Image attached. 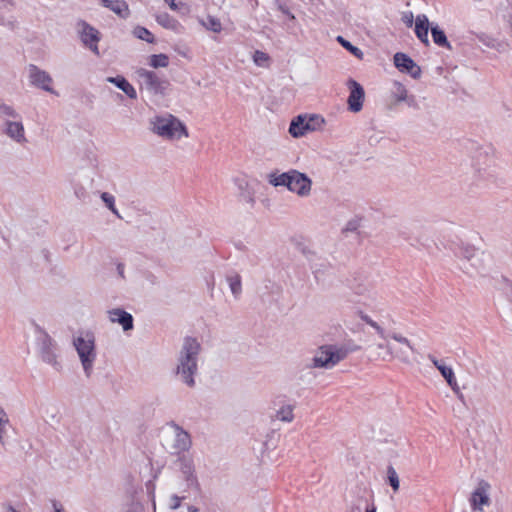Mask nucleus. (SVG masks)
I'll use <instances>...</instances> for the list:
<instances>
[{"label":"nucleus","instance_id":"7","mask_svg":"<svg viewBox=\"0 0 512 512\" xmlns=\"http://www.w3.org/2000/svg\"><path fill=\"white\" fill-rule=\"evenodd\" d=\"M177 463L182 479L185 481L187 488L200 492L201 486L192 457L183 454L179 456Z\"/></svg>","mask_w":512,"mask_h":512},{"label":"nucleus","instance_id":"23","mask_svg":"<svg viewBox=\"0 0 512 512\" xmlns=\"http://www.w3.org/2000/svg\"><path fill=\"white\" fill-rule=\"evenodd\" d=\"M155 19L159 25L168 30L176 32L181 27L180 23L166 12L156 14Z\"/></svg>","mask_w":512,"mask_h":512},{"label":"nucleus","instance_id":"28","mask_svg":"<svg viewBox=\"0 0 512 512\" xmlns=\"http://www.w3.org/2000/svg\"><path fill=\"white\" fill-rule=\"evenodd\" d=\"M431 34L433 41L436 45L440 47H448L450 48V44L447 40V37L443 30H441L438 26L431 27Z\"/></svg>","mask_w":512,"mask_h":512},{"label":"nucleus","instance_id":"22","mask_svg":"<svg viewBox=\"0 0 512 512\" xmlns=\"http://www.w3.org/2000/svg\"><path fill=\"white\" fill-rule=\"evenodd\" d=\"M6 134L18 143L26 142L24 127L20 121H7Z\"/></svg>","mask_w":512,"mask_h":512},{"label":"nucleus","instance_id":"15","mask_svg":"<svg viewBox=\"0 0 512 512\" xmlns=\"http://www.w3.org/2000/svg\"><path fill=\"white\" fill-rule=\"evenodd\" d=\"M394 64L401 72L408 73L414 79L421 76V68L404 53L398 52L394 55Z\"/></svg>","mask_w":512,"mask_h":512},{"label":"nucleus","instance_id":"48","mask_svg":"<svg viewBox=\"0 0 512 512\" xmlns=\"http://www.w3.org/2000/svg\"><path fill=\"white\" fill-rule=\"evenodd\" d=\"M53 512H65L62 504L56 500L52 501Z\"/></svg>","mask_w":512,"mask_h":512},{"label":"nucleus","instance_id":"26","mask_svg":"<svg viewBox=\"0 0 512 512\" xmlns=\"http://www.w3.org/2000/svg\"><path fill=\"white\" fill-rule=\"evenodd\" d=\"M305 256L306 259L310 262L311 269L315 274L319 273L322 269H325L328 266L327 262L324 259H321L313 251H306Z\"/></svg>","mask_w":512,"mask_h":512},{"label":"nucleus","instance_id":"4","mask_svg":"<svg viewBox=\"0 0 512 512\" xmlns=\"http://www.w3.org/2000/svg\"><path fill=\"white\" fill-rule=\"evenodd\" d=\"M347 356V350L332 345L320 347L312 359L314 368L330 369Z\"/></svg>","mask_w":512,"mask_h":512},{"label":"nucleus","instance_id":"45","mask_svg":"<svg viewBox=\"0 0 512 512\" xmlns=\"http://www.w3.org/2000/svg\"><path fill=\"white\" fill-rule=\"evenodd\" d=\"M489 488L490 485L487 482L482 481V506L490 504L489 495L487 493Z\"/></svg>","mask_w":512,"mask_h":512},{"label":"nucleus","instance_id":"42","mask_svg":"<svg viewBox=\"0 0 512 512\" xmlns=\"http://www.w3.org/2000/svg\"><path fill=\"white\" fill-rule=\"evenodd\" d=\"M388 338H391V339L399 342L400 344L404 345L408 350L413 351V347L411 346L410 341L406 337L402 336L401 334L393 333L391 335H387V339Z\"/></svg>","mask_w":512,"mask_h":512},{"label":"nucleus","instance_id":"41","mask_svg":"<svg viewBox=\"0 0 512 512\" xmlns=\"http://www.w3.org/2000/svg\"><path fill=\"white\" fill-rule=\"evenodd\" d=\"M186 498H187V496H186L185 494H183V495H181V496H179V495H177V494H173V495H171V496H170V499H169V504H168L169 508H170L171 510H176V509H178V508L181 506V502H182V500H184V499H186Z\"/></svg>","mask_w":512,"mask_h":512},{"label":"nucleus","instance_id":"14","mask_svg":"<svg viewBox=\"0 0 512 512\" xmlns=\"http://www.w3.org/2000/svg\"><path fill=\"white\" fill-rule=\"evenodd\" d=\"M347 86L350 91L348 96V109L351 112L357 113L361 111L363 107V101L365 97V92L363 87L354 79H349L347 81Z\"/></svg>","mask_w":512,"mask_h":512},{"label":"nucleus","instance_id":"9","mask_svg":"<svg viewBox=\"0 0 512 512\" xmlns=\"http://www.w3.org/2000/svg\"><path fill=\"white\" fill-rule=\"evenodd\" d=\"M76 28L83 45L89 48L94 54L99 55V31L84 20H79L76 24Z\"/></svg>","mask_w":512,"mask_h":512},{"label":"nucleus","instance_id":"19","mask_svg":"<svg viewBox=\"0 0 512 512\" xmlns=\"http://www.w3.org/2000/svg\"><path fill=\"white\" fill-rule=\"evenodd\" d=\"M429 20L425 14H419L415 19V34L417 38L426 46L429 45L428 39Z\"/></svg>","mask_w":512,"mask_h":512},{"label":"nucleus","instance_id":"56","mask_svg":"<svg viewBox=\"0 0 512 512\" xmlns=\"http://www.w3.org/2000/svg\"><path fill=\"white\" fill-rule=\"evenodd\" d=\"M5 512H19V511L15 510L13 508H8Z\"/></svg>","mask_w":512,"mask_h":512},{"label":"nucleus","instance_id":"32","mask_svg":"<svg viewBox=\"0 0 512 512\" xmlns=\"http://www.w3.org/2000/svg\"><path fill=\"white\" fill-rule=\"evenodd\" d=\"M101 199L102 201L104 202L105 206L115 215L117 216L118 218H122L121 215L119 214V211L117 210L116 206H115V197L108 193V192H103L101 193Z\"/></svg>","mask_w":512,"mask_h":512},{"label":"nucleus","instance_id":"6","mask_svg":"<svg viewBox=\"0 0 512 512\" xmlns=\"http://www.w3.org/2000/svg\"><path fill=\"white\" fill-rule=\"evenodd\" d=\"M37 348L41 359L45 363L53 366L56 370L60 369V364L57 361L56 355V343L44 331H40L37 335Z\"/></svg>","mask_w":512,"mask_h":512},{"label":"nucleus","instance_id":"31","mask_svg":"<svg viewBox=\"0 0 512 512\" xmlns=\"http://www.w3.org/2000/svg\"><path fill=\"white\" fill-rule=\"evenodd\" d=\"M360 319L362 321H364L365 323H367L372 328H374L381 339H383V340L387 339V334L385 333L384 329L377 322H375L370 316L361 312Z\"/></svg>","mask_w":512,"mask_h":512},{"label":"nucleus","instance_id":"20","mask_svg":"<svg viewBox=\"0 0 512 512\" xmlns=\"http://www.w3.org/2000/svg\"><path fill=\"white\" fill-rule=\"evenodd\" d=\"M376 346L379 350H385L383 354H378V356L383 360H391L394 357H397L403 361L408 359V355L405 350L400 349L399 351L394 352L388 339L384 340L382 343H378Z\"/></svg>","mask_w":512,"mask_h":512},{"label":"nucleus","instance_id":"29","mask_svg":"<svg viewBox=\"0 0 512 512\" xmlns=\"http://www.w3.org/2000/svg\"><path fill=\"white\" fill-rule=\"evenodd\" d=\"M9 427V418L3 408L0 407V443L4 446L6 443L7 430Z\"/></svg>","mask_w":512,"mask_h":512},{"label":"nucleus","instance_id":"49","mask_svg":"<svg viewBox=\"0 0 512 512\" xmlns=\"http://www.w3.org/2000/svg\"><path fill=\"white\" fill-rule=\"evenodd\" d=\"M13 6V0H0V8L7 9Z\"/></svg>","mask_w":512,"mask_h":512},{"label":"nucleus","instance_id":"36","mask_svg":"<svg viewBox=\"0 0 512 512\" xmlns=\"http://www.w3.org/2000/svg\"><path fill=\"white\" fill-rule=\"evenodd\" d=\"M276 418L284 422H291L294 418L293 407L291 405L282 406L277 411Z\"/></svg>","mask_w":512,"mask_h":512},{"label":"nucleus","instance_id":"11","mask_svg":"<svg viewBox=\"0 0 512 512\" xmlns=\"http://www.w3.org/2000/svg\"><path fill=\"white\" fill-rule=\"evenodd\" d=\"M170 428L173 430V443L168 448L171 454H181L188 451L192 445L190 434L178 424L172 422Z\"/></svg>","mask_w":512,"mask_h":512},{"label":"nucleus","instance_id":"53","mask_svg":"<svg viewBox=\"0 0 512 512\" xmlns=\"http://www.w3.org/2000/svg\"><path fill=\"white\" fill-rule=\"evenodd\" d=\"M117 271H118V274H119L121 277H124V264L119 263V264L117 265Z\"/></svg>","mask_w":512,"mask_h":512},{"label":"nucleus","instance_id":"10","mask_svg":"<svg viewBox=\"0 0 512 512\" xmlns=\"http://www.w3.org/2000/svg\"><path fill=\"white\" fill-rule=\"evenodd\" d=\"M320 123H324V119L316 115L311 116L309 119H307L305 116L299 115L290 123L289 133L294 138H299L304 136L308 131L315 130V124Z\"/></svg>","mask_w":512,"mask_h":512},{"label":"nucleus","instance_id":"37","mask_svg":"<svg viewBox=\"0 0 512 512\" xmlns=\"http://www.w3.org/2000/svg\"><path fill=\"white\" fill-rule=\"evenodd\" d=\"M0 25L13 31L18 28L19 23H18L17 19L12 15H9V16L0 15Z\"/></svg>","mask_w":512,"mask_h":512},{"label":"nucleus","instance_id":"39","mask_svg":"<svg viewBox=\"0 0 512 512\" xmlns=\"http://www.w3.org/2000/svg\"><path fill=\"white\" fill-rule=\"evenodd\" d=\"M253 61L257 66L264 67L269 61V55L263 51L257 50L253 54Z\"/></svg>","mask_w":512,"mask_h":512},{"label":"nucleus","instance_id":"3","mask_svg":"<svg viewBox=\"0 0 512 512\" xmlns=\"http://www.w3.org/2000/svg\"><path fill=\"white\" fill-rule=\"evenodd\" d=\"M150 124L152 131L164 139L176 140L182 136L188 137L185 125L171 114L156 116L151 119Z\"/></svg>","mask_w":512,"mask_h":512},{"label":"nucleus","instance_id":"40","mask_svg":"<svg viewBox=\"0 0 512 512\" xmlns=\"http://www.w3.org/2000/svg\"><path fill=\"white\" fill-rule=\"evenodd\" d=\"M164 2L169 6L172 11H179L182 14L188 12V7L185 3L179 2L177 3L175 0H164Z\"/></svg>","mask_w":512,"mask_h":512},{"label":"nucleus","instance_id":"38","mask_svg":"<svg viewBox=\"0 0 512 512\" xmlns=\"http://www.w3.org/2000/svg\"><path fill=\"white\" fill-rule=\"evenodd\" d=\"M337 41L348 51H350L353 55H355L358 58H361L363 55V52L357 48L356 46L352 45L349 41L345 40L342 36L337 37Z\"/></svg>","mask_w":512,"mask_h":512},{"label":"nucleus","instance_id":"44","mask_svg":"<svg viewBox=\"0 0 512 512\" xmlns=\"http://www.w3.org/2000/svg\"><path fill=\"white\" fill-rule=\"evenodd\" d=\"M470 502H471V505H472V508L473 510H477L479 509V505H480V487H477L473 493H472V497L470 499Z\"/></svg>","mask_w":512,"mask_h":512},{"label":"nucleus","instance_id":"12","mask_svg":"<svg viewBox=\"0 0 512 512\" xmlns=\"http://www.w3.org/2000/svg\"><path fill=\"white\" fill-rule=\"evenodd\" d=\"M291 173V183L288 185V190L300 197H308L312 190V180L305 173L298 170L291 169Z\"/></svg>","mask_w":512,"mask_h":512},{"label":"nucleus","instance_id":"34","mask_svg":"<svg viewBox=\"0 0 512 512\" xmlns=\"http://www.w3.org/2000/svg\"><path fill=\"white\" fill-rule=\"evenodd\" d=\"M149 64L153 68H165L169 64V58L166 54H154L150 57Z\"/></svg>","mask_w":512,"mask_h":512},{"label":"nucleus","instance_id":"46","mask_svg":"<svg viewBox=\"0 0 512 512\" xmlns=\"http://www.w3.org/2000/svg\"><path fill=\"white\" fill-rule=\"evenodd\" d=\"M401 20L407 27H412L414 22V15L411 11L404 12L402 14Z\"/></svg>","mask_w":512,"mask_h":512},{"label":"nucleus","instance_id":"5","mask_svg":"<svg viewBox=\"0 0 512 512\" xmlns=\"http://www.w3.org/2000/svg\"><path fill=\"white\" fill-rule=\"evenodd\" d=\"M476 251L474 246L462 243L457 253L459 268L469 277L478 275L480 258L476 255Z\"/></svg>","mask_w":512,"mask_h":512},{"label":"nucleus","instance_id":"18","mask_svg":"<svg viewBox=\"0 0 512 512\" xmlns=\"http://www.w3.org/2000/svg\"><path fill=\"white\" fill-rule=\"evenodd\" d=\"M429 359L434 364V366L439 370L443 378L447 381L448 385L455 391L458 392V385L456 382V378L454 376V372L450 366H447L443 360H438L434 356L429 355Z\"/></svg>","mask_w":512,"mask_h":512},{"label":"nucleus","instance_id":"33","mask_svg":"<svg viewBox=\"0 0 512 512\" xmlns=\"http://www.w3.org/2000/svg\"><path fill=\"white\" fill-rule=\"evenodd\" d=\"M387 481L389 485L392 487L394 492H397L400 487L399 476L392 465L387 467Z\"/></svg>","mask_w":512,"mask_h":512},{"label":"nucleus","instance_id":"13","mask_svg":"<svg viewBox=\"0 0 512 512\" xmlns=\"http://www.w3.org/2000/svg\"><path fill=\"white\" fill-rule=\"evenodd\" d=\"M28 78L30 83L44 91L54 93L51 86L53 79L50 74L34 64L28 66Z\"/></svg>","mask_w":512,"mask_h":512},{"label":"nucleus","instance_id":"25","mask_svg":"<svg viewBox=\"0 0 512 512\" xmlns=\"http://www.w3.org/2000/svg\"><path fill=\"white\" fill-rule=\"evenodd\" d=\"M292 177L291 169L287 172L283 173H271L269 174V183L275 187L284 186L288 189V185H290V180Z\"/></svg>","mask_w":512,"mask_h":512},{"label":"nucleus","instance_id":"30","mask_svg":"<svg viewBox=\"0 0 512 512\" xmlns=\"http://www.w3.org/2000/svg\"><path fill=\"white\" fill-rule=\"evenodd\" d=\"M202 25L210 31L219 33L222 30V24L220 20L213 16H207L206 19L201 21Z\"/></svg>","mask_w":512,"mask_h":512},{"label":"nucleus","instance_id":"17","mask_svg":"<svg viewBox=\"0 0 512 512\" xmlns=\"http://www.w3.org/2000/svg\"><path fill=\"white\" fill-rule=\"evenodd\" d=\"M391 96L395 100V103L405 102L409 107H418L416 97L414 95H410L405 86L400 82L393 83Z\"/></svg>","mask_w":512,"mask_h":512},{"label":"nucleus","instance_id":"43","mask_svg":"<svg viewBox=\"0 0 512 512\" xmlns=\"http://www.w3.org/2000/svg\"><path fill=\"white\" fill-rule=\"evenodd\" d=\"M0 114L2 116H8V117H12V118L18 117V114L16 113V111L11 106L6 105L3 102H0Z\"/></svg>","mask_w":512,"mask_h":512},{"label":"nucleus","instance_id":"27","mask_svg":"<svg viewBox=\"0 0 512 512\" xmlns=\"http://www.w3.org/2000/svg\"><path fill=\"white\" fill-rule=\"evenodd\" d=\"M227 282L235 299H239L242 293L241 277L238 274L227 276Z\"/></svg>","mask_w":512,"mask_h":512},{"label":"nucleus","instance_id":"50","mask_svg":"<svg viewBox=\"0 0 512 512\" xmlns=\"http://www.w3.org/2000/svg\"><path fill=\"white\" fill-rule=\"evenodd\" d=\"M377 511V507L375 506L374 503H368L365 507V512H376Z\"/></svg>","mask_w":512,"mask_h":512},{"label":"nucleus","instance_id":"35","mask_svg":"<svg viewBox=\"0 0 512 512\" xmlns=\"http://www.w3.org/2000/svg\"><path fill=\"white\" fill-rule=\"evenodd\" d=\"M133 34L136 38L144 40L148 43H153L155 41V38L152 35V33L142 26L135 27L133 30Z\"/></svg>","mask_w":512,"mask_h":512},{"label":"nucleus","instance_id":"1","mask_svg":"<svg viewBox=\"0 0 512 512\" xmlns=\"http://www.w3.org/2000/svg\"><path fill=\"white\" fill-rule=\"evenodd\" d=\"M201 344L187 336L183 339L175 364V375L188 388L196 386L195 377L198 375Z\"/></svg>","mask_w":512,"mask_h":512},{"label":"nucleus","instance_id":"52","mask_svg":"<svg viewBox=\"0 0 512 512\" xmlns=\"http://www.w3.org/2000/svg\"><path fill=\"white\" fill-rule=\"evenodd\" d=\"M84 193H85V191H84V189H83V188H80V189L75 190V195H76V197H77V198H79V199H82V198H83Z\"/></svg>","mask_w":512,"mask_h":512},{"label":"nucleus","instance_id":"2","mask_svg":"<svg viewBox=\"0 0 512 512\" xmlns=\"http://www.w3.org/2000/svg\"><path fill=\"white\" fill-rule=\"evenodd\" d=\"M73 345L77 351L84 373L90 377L96 360L95 335L91 331H80L73 338Z\"/></svg>","mask_w":512,"mask_h":512},{"label":"nucleus","instance_id":"8","mask_svg":"<svg viewBox=\"0 0 512 512\" xmlns=\"http://www.w3.org/2000/svg\"><path fill=\"white\" fill-rule=\"evenodd\" d=\"M137 75L140 79L142 88L147 90L151 94H164V91L168 85V82L161 79L155 72L139 69Z\"/></svg>","mask_w":512,"mask_h":512},{"label":"nucleus","instance_id":"54","mask_svg":"<svg viewBox=\"0 0 512 512\" xmlns=\"http://www.w3.org/2000/svg\"><path fill=\"white\" fill-rule=\"evenodd\" d=\"M350 512H361V508L359 505L351 507Z\"/></svg>","mask_w":512,"mask_h":512},{"label":"nucleus","instance_id":"47","mask_svg":"<svg viewBox=\"0 0 512 512\" xmlns=\"http://www.w3.org/2000/svg\"><path fill=\"white\" fill-rule=\"evenodd\" d=\"M278 8L283 14L287 15L291 20L295 19L294 14H292L291 11L285 5L279 4Z\"/></svg>","mask_w":512,"mask_h":512},{"label":"nucleus","instance_id":"16","mask_svg":"<svg viewBox=\"0 0 512 512\" xmlns=\"http://www.w3.org/2000/svg\"><path fill=\"white\" fill-rule=\"evenodd\" d=\"M107 315L112 323H118L124 331L132 330L134 327L133 316L121 308L108 310Z\"/></svg>","mask_w":512,"mask_h":512},{"label":"nucleus","instance_id":"21","mask_svg":"<svg viewBox=\"0 0 512 512\" xmlns=\"http://www.w3.org/2000/svg\"><path fill=\"white\" fill-rule=\"evenodd\" d=\"M106 80L122 90L130 99L137 98L135 88L126 80L125 77L118 75L116 77H108Z\"/></svg>","mask_w":512,"mask_h":512},{"label":"nucleus","instance_id":"55","mask_svg":"<svg viewBox=\"0 0 512 512\" xmlns=\"http://www.w3.org/2000/svg\"><path fill=\"white\" fill-rule=\"evenodd\" d=\"M188 512H198V508L194 507V506H188L187 508Z\"/></svg>","mask_w":512,"mask_h":512},{"label":"nucleus","instance_id":"24","mask_svg":"<svg viewBox=\"0 0 512 512\" xmlns=\"http://www.w3.org/2000/svg\"><path fill=\"white\" fill-rule=\"evenodd\" d=\"M102 3L121 17L128 15V5L123 0H102Z\"/></svg>","mask_w":512,"mask_h":512},{"label":"nucleus","instance_id":"51","mask_svg":"<svg viewBox=\"0 0 512 512\" xmlns=\"http://www.w3.org/2000/svg\"><path fill=\"white\" fill-rule=\"evenodd\" d=\"M506 295L509 301L512 303V284H509L506 289Z\"/></svg>","mask_w":512,"mask_h":512}]
</instances>
